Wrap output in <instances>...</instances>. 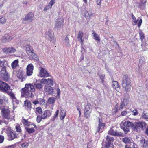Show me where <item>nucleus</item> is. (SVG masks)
Here are the masks:
<instances>
[{
	"mask_svg": "<svg viewBox=\"0 0 148 148\" xmlns=\"http://www.w3.org/2000/svg\"><path fill=\"white\" fill-rule=\"evenodd\" d=\"M146 2V0H141V5H145V3Z\"/></svg>",
	"mask_w": 148,
	"mask_h": 148,
	"instance_id": "nucleus-62",
	"label": "nucleus"
},
{
	"mask_svg": "<svg viewBox=\"0 0 148 148\" xmlns=\"http://www.w3.org/2000/svg\"><path fill=\"white\" fill-rule=\"evenodd\" d=\"M56 99L54 97H52L49 98L48 100V102L49 104H53L56 101Z\"/></svg>",
	"mask_w": 148,
	"mask_h": 148,
	"instance_id": "nucleus-39",
	"label": "nucleus"
},
{
	"mask_svg": "<svg viewBox=\"0 0 148 148\" xmlns=\"http://www.w3.org/2000/svg\"><path fill=\"white\" fill-rule=\"evenodd\" d=\"M132 17L133 20L134 24V25L138 24V27H140L142 23V20L141 18H138L137 20L135 16L133 15H132Z\"/></svg>",
	"mask_w": 148,
	"mask_h": 148,
	"instance_id": "nucleus-21",
	"label": "nucleus"
},
{
	"mask_svg": "<svg viewBox=\"0 0 148 148\" xmlns=\"http://www.w3.org/2000/svg\"><path fill=\"white\" fill-rule=\"evenodd\" d=\"M56 90L57 93V96L60 97V89L59 88H58L56 89Z\"/></svg>",
	"mask_w": 148,
	"mask_h": 148,
	"instance_id": "nucleus-58",
	"label": "nucleus"
},
{
	"mask_svg": "<svg viewBox=\"0 0 148 148\" xmlns=\"http://www.w3.org/2000/svg\"><path fill=\"white\" fill-rule=\"evenodd\" d=\"M34 105H36L37 104H40V105H45V100L43 99H38L32 102Z\"/></svg>",
	"mask_w": 148,
	"mask_h": 148,
	"instance_id": "nucleus-25",
	"label": "nucleus"
},
{
	"mask_svg": "<svg viewBox=\"0 0 148 148\" xmlns=\"http://www.w3.org/2000/svg\"><path fill=\"white\" fill-rule=\"evenodd\" d=\"M122 87L127 92L130 91L131 88L130 80L126 76H123L122 82Z\"/></svg>",
	"mask_w": 148,
	"mask_h": 148,
	"instance_id": "nucleus-2",
	"label": "nucleus"
},
{
	"mask_svg": "<svg viewBox=\"0 0 148 148\" xmlns=\"http://www.w3.org/2000/svg\"><path fill=\"white\" fill-rule=\"evenodd\" d=\"M29 145V144L28 143L25 142L21 144V147L23 148H27Z\"/></svg>",
	"mask_w": 148,
	"mask_h": 148,
	"instance_id": "nucleus-49",
	"label": "nucleus"
},
{
	"mask_svg": "<svg viewBox=\"0 0 148 148\" xmlns=\"http://www.w3.org/2000/svg\"><path fill=\"white\" fill-rule=\"evenodd\" d=\"M14 38L13 35L10 34L6 33L5 34L1 40V41L3 43H6L11 41Z\"/></svg>",
	"mask_w": 148,
	"mask_h": 148,
	"instance_id": "nucleus-9",
	"label": "nucleus"
},
{
	"mask_svg": "<svg viewBox=\"0 0 148 148\" xmlns=\"http://www.w3.org/2000/svg\"><path fill=\"white\" fill-rule=\"evenodd\" d=\"M145 61V58L143 56H140L139 58V63L138 64V66L140 67L142 66Z\"/></svg>",
	"mask_w": 148,
	"mask_h": 148,
	"instance_id": "nucleus-37",
	"label": "nucleus"
},
{
	"mask_svg": "<svg viewBox=\"0 0 148 148\" xmlns=\"http://www.w3.org/2000/svg\"><path fill=\"white\" fill-rule=\"evenodd\" d=\"M98 120L99 124H98V127L97 129V132H101L102 130L104 127L105 126V124L104 123H103V121L101 117H98Z\"/></svg>",
	"mask_w": 148,
	"mask_h": 148,
	"instance_id": "nucleus-13",
	"label": "nucleus"
},
{
	"mask_svg": "<svg viewBox=\"0 0 148 148\" xmlns=\"http://www.w3.org/2000/svg\"><path fill=\"white\" fill-rule=\"evenodd\" d=\"M16 145L15 144H14L12 145H11L10 146H8V148H15L16 147Z\"/></svg>",
	"mask_w": 148,
	"mask_h": 148,
	"instance_id": "nucleus-63",
	"label": "nucleus"
},
{
	"mask_svg": "<svg viewBox=\"0 0 148 148\" xmlns=\"http://www.w3.org/2000/svg\"><path fill=\"white\" fill-rule=\"evenodd\" d=\"M92 34L93 36V38L95 40L99 41H100V37L95 32H93Z\"/></svg>",
	"mask_w": 148,
	"mask_h": 148,
	"instance_id": "nucleus-36",
	"label": "nucleus"
},
{
	"mask_svg": "<svg viewBox=\"0 0 148 148\" xmlns=\"http://www.w3.org/2000/svg\"><path fill=\"white\" fill-rule=\"evenodd\" d=\"M122 129L125 134H127L130 131L129 127H127L124 126H123V127H122Z\"/></svg>",
	"mask_w": 148,
	"mask_h": 148,
	"instance_id": "nucleus-44",
	"label": "nucleus"
},
{
	"mask_svg": "<svg viewBox=\"0 0 148 148\" xmlns=\"http://www.w3.org/2000/svg\"><path fill=\"white\" fill-rule=\"evenodd\" d=\"M129 99L128 98L125 97L123 99H121L120 105L119 108V110H121L124 107L127 106L129 101Z\"/></svg>",
	"mask_w": 148,
	"mask_h": 148,
	"instance_id": "nucleus-17",
	"label": "nucleus"
},
{
	"mask_svg": "<svg viewBox=\"0 0 148 148\" xmlns=\"http://www.w3.org/2000/svg\"><path fill=\"white\" fill-rule=\"evenodd\" d=\"M25 50L27 53L29 57L36 56L33 52L32 48L29 45L27 44L26 45Z\"/></svg>",
	"mask_w": 148,
	"mask_h": 148,
	"instance_id": "nucleus-14",
	"label": "nucleus"
},
{
	"mask_svg": "<svg viewBox=\"0 0 148 148\" xmlns=\"http://www.w3.org/2000/svg\"><path fill=\"white\" fill-rule=\"evenodd\" d=\"M12 103L14 109L16 108L19 105L18 101L16 99L12 100Z\"/></svg>",
	"mask_w": 148,
	"mask_h": 148,
	"instance_id": "nucleus-35",
	"label": "nucleus"
},
{
	"mask_svg": "<svg viewBox=\"0 0 148 148\" xmlns=\"http://www.w3.org/2000/svg\"><path fill=\"white\" fill-rule=\"evenodd\" d=\"M64 19L62 17L57 18L55 22L54 28L58 30H59L64 26Z\"/></svg>",
	"mask_w": 148,
	"mask_h": 148,
	"instance_id": "nucleus-4",
	"label": "nucleus"
},
{
	"mask_svg": "<svg viewBox=\"0 0 148 148\" xmlns=\"http://www.w3.org/2000/svg\"><path fill=\"white\" fill-rule=\"evenodd\" d=\"M100 78L101 80L102 83L103 84H104L105 75L103 74L100 75H99Z\"/></svg>",
	"mask_w": 148,
	"mask_h": 148,
	"instance_id": "nucleus-52",
	"label": "nucleus"
},
{
	"mask_svg": "<svg viewBox=\"0 0 148 148\" xmlns=\"http://www.w3.org/2000/svg\"><path fill=\"white\" fill-rule=\"evenodd\" d=\"M112 86L113 87L115 88L117 91L120 92L119 86L117 82L116 81L113 82H112Z\"/></svg>",
	"mask_w": 148,
	"mask_h": 148,
	"instance_id": "nucleus-29",
	"label": "nucleus"
},
{
	"mask_svg": "<svg viewBox=\"0 0 148 148\" xmlns=\"http://www.w3.org/2000/svg\"><path fill=\"white\" fill-rule=\"evenodd\" d=\"M134 123H132L129 121H126L125 122L123 123V125L124 126L127 127H132L134 129Z\"/></svg>",
	"mask_w": 148,
	"mask_h": 148,
	"instance_id": "nucleus-28",
	"label": "nucleus"
},
{
	"mask_svg": "<svg viewBox=\"0 0 148 148\" xmlns=\"http://www.w3.org/2000/svg\"><path fill=\"white\" fill-rule=\"evenodd\" d=\"M55 2L56 0H51L49 3L48 5H49L52 8V6L55 3Z\"/></svg>",
	"mask_w": 148,
	"mask_h": 148,
	"instance_id": "nucleus-53",
	"label": "nucleus"
},
{
	"mask_svg": "<svg viewBox=\"0 0 148 148\" xmlns=\"http://www.w3.org/2000/svg\"><path fill=\"white\" fill-rule=\"evenodd\" d=\"M8 95L10 96L11 98L12 99V100L14 99H16V98L15 97V95L14 93L12 92V90L11 89L10 90L7 92V93Z\"/></svg>",
	"mask_w": 148,
	"mask_h": 148,
	"instance_id": "nucleus-32",
	"label": "nucleus"
},
{
	"mask_svg": "<svg viewBox=\"0 0 148 148\" xmlns=\"http://www.w3.org/2000/svg\"><path fill=\"white\" fill-rule=\"evenodd\" d=\"M92 106L89 103H88L85 106L84 110V116L86 118H88L89 116L92 111Z\"/></svg>",
	"mask_w": 148,
	"mask_h": 148,
	"instance_id": "nucleus-12",
	"label": "nucleus"
},
{
	"mask_svg": "<svg viewBox=\"0 0 148 148\" xmlns=\"http://www.w3.org/2000/svg\"><path fill=\"white\" fill-rule=\"evenodd\" d=\"M6 130V133L7 134L11 132L12 131L11 130V129L10 127H7L5 129Z\"/></svg>",
	"mask_w": 148,
	"mask_h": 148,
	"instance_id": "nucleus-54",
	"label": "nucleus"
},
{
	"mask_svg": "<svg viewBox=\"0 0 148 148\" xmlns=\"http://www.w3.org/2000/svg\"><path fill=\"white\" fill-rule=\"evenodd\" d=\"M139 36L141 40H143L144 38V34L142 32H139Z\"/></svg>",
	"mask_w": 148,
	"mask_h": 148,
	"instance_id": "nucleus-55",
	"label": "nucleus"
},
{
	"mask_svg": "<svg viewBox=\"0 0 148 148\" xmlns=\"http://www.w3.org/2000/svg\"><path fill=\"white\" fill-rule=\"evenodd\" d=\"M41 83L47 84L50 86H53L54 84V79L52 77L50 78L42 79L40 81Z\"/></svg>",
	"mask_w": 148,
	"mask_h": 148,
	"instance_id": "nucleus-16",
	"label": "nucleus"
},
{
	"mask_svg": "<svg viewBox=\"0 0 148 148\" xmlns=\"http://www.w3.org/2000/svg\"><path fill=\"white\" fill-rule=\"evenodd\" d=\"M22 122L24 124L27 126H29L31 124L30 122H28L27 120L23 119L22 120Z\"/></svg>",
	"mask_w": 148,
	"mask_h": 148,
	"instance_id": "nucleus-43",
	"label": "nucleus"
},
{
	"mask_svg": "<svg viewBox=\"0 0 148 148\" xmlns=\"http://www.w3.org/2000/svg\"><path fill=\"white\" fill-rule=\"evenodd\" d=\"M141 117L143 119H148V113L145 111H144L142 113Z\"/></svg>",
	"mask_w": 148,
	"mask_h": 148,
	"instance_id": "nucleus-40",
	"label": "nucleus"
},
{
	"mask_svg": "<svg viewBox=\"0 0 148 148\" xmlns=\"http://www.w3.org/2000/svg\"><path fill=\"white\" fill-rule=\"evenodd\" d=\"M42 119V115L41 116L40 115H37L36 121L38 123H40Z\"/></svg>",
	"mask_w": 148,
	"mask_h": 148,
	"instance_id": "nucleus-51",
	"label": "nucleus"
},
{
	"mask_svg": "<svg viewBox=\"0 0 148 148\" xmlns=\"http://www.w3.org/2000/svg\"><path fill=\"white\" fill-rule=\"evenodd\" d=\"M34 85L36 89L41 90L43 88V86L41 83H34Z\"/></svg>",
	"mask_w": 148,
	"mask_h": 148,
	"instance_id": "nucleus-38",
	"label": "nucleus"
},
{
	"mask_svg": "<svg viewBox=\"0 0 148 148\" xmlns=\"http://www.w3.org/2000/svg\"><path fill=\"white\" fill-rule=\"evenodd\" d=\"M1 111L2 115L4 119L9 120V121H11L12 118L10 115V110L5 108H3L1 107Z\"/></svg>",
	"mask_w": 148,
	"mask_h": 148,
	"instance_id": "nucleus-3",
	"label": "nucleus"
},
{
	"mask_svg": "<svg viewBox=\"0 0 148 148\" xmlns=\"http://www.w3.org/2000/svg\"><path fill=\"white\" fill-rule=\"evenodd\" d=\"M26 74L27 76H30L33 73L34 66L32 64H30L27 65V68Z\"/></svg>",
	"mask_w": 148,
	"mask_h": 148,
	"instance_id": "nucleus-19",
	"label": "nucleus"
},
{
	"mask_svg": "<svg viewBox=\"0 0 148 148\" xmlns=\"http://www.w3.org/2000/svg\"><path fill=\"white\" fill-rule=\"evenodd\" d=\"M66 110H62L60 112V119L61 120H63L66 116Z\"/></svg>",
	"mask_w": 148,
	"mask_h": 148,
	"instance_id": "nucleus-30",
	"label": "nucleus"
},
{
	"mask_svg": "<svg viewBox=\"0 0 148 148\" xmlns=\"http://www.w3.org/2000/svg\"><path fill=\"white\" fill-rule=\"evenodd\" d=\"M26 131L29 133H31L34 132V130L33 128H26Z\"/></svg>",
	"mask_w": 148,
	"mask_h": 148,
	"instance_id": "nucleus-48",
	"label": "nucleus"
},
{
	"mask_svg": "<svg viewBox=\"0 0 148 148\" xmlns=\"http://www.w3.org/2000/svg\"><path fill=\"white\" fill-rule=\"evenodd\" d=\"M24 106L27 110L30 111L31 108V104L30 102L28 100H26L24 102Z\"/></svg>",
	"mask_w": 148,
	"mask_h": 148,
	"instance_id": "nucleus-27",
	"label": "nucleus"
},
{
	"mask_svg": "<svg viewBox=\"0 0 148 148\" xmlns=\"http://www.w3.org/2000/svg\"><path fill=\"white\" fill-rule=\"evenodd\" d=\"M114 127H112L108 132V133L113 136H122V133L118 132L116 130H114Z\"/></svg>",
	"mask_w": 148,
	"mask_h": 148,
	"instance_id": "nucleus-20",
	"label": "nucleus"
},
{
	"mask_svg": "<svg viewBox=\"0 0 148 148\" xmlns=\"http://www.w3.org/2000/svg\"><path fill=\"white\" fill-rule=\"evenodd\" d=\"M132 112L133 113V115L136 116L137 115L138 113V111L136 109H134L132 111Z\"/></svg>",
	"mask_w": 148,
	"mask_h": 148,
	"instance_id": "nucleus-56",
	"label": "nucleus"
},
{
	"mask_svg": "<svg viewBox=\"0 0 148 148\" xmlns=\"http://www.w3.org/2000/svg\"><path fill=\"white\" fill-rule=\"evenodd\" d=\"M33 17L34 14L33 13L30 12L23 19L22 21L24 23H30L32 21Z\"/></svg>",
	"mask_w": 148,
	"mask_h": 148,
	"instance_id": "nucleus-11",
	"label": "nucleus"
},
{
	"mask_svg": "<svg viewBox=\"0 0 148 148\" xmlns=\"http://www.w3.org/2000/svg\"><path fill=\"white\" fill-rule=\"evenodd\" d=\"M16 131L20 133L21 132V130L19 125H17L16 126Z\"/></svg>",
	"mask_w": 148,
	"mask_h": 148,
	"instance_id": "nucleus-50",
	"label": "nucleus"
},
{
	"mask_svg": "<svg viewBox=\"0 0 148 148\" xmlns=\"http://www.w3.org/2000/svg\"><path fill=\"white\" fill-rule=\"evenodd\" d=\"M18 60H14L11 64V66L13 68H16L18 64Z\"/></svg>",
	"mask_w": 148,
	"mask_h": 148,
	"instance_id": "nucleus-41",
	"label": "nucleus"
},
{
	"mask_svg": "<svg viewBox=\"0 0 148 148\" xmlns=\"http://www.w3.org/2000/svg\"><path fill=\"white\" fill-rule=\"evenodd\" d=\"M101 0H97V5H100L101 4Z\"/></svg>",
	"mask_w": 148,
	"mask_h": 148,
	"instance_id": "nucleus-64",
	"label": "nucleus"
},
{
	"mask_svg": "<svg viewBox=\"0 0 148 148\" xmlns=\"http://www.w3.org/2000/svg\"><path fill=\"white\" fill-rule=\"evenodd\" d=\"M146 123L144 122H138L134 123V130L138 131L140 129L143 130L145 127Z\"/></svg>",
	"mask_w": 148,
	"mask_h": 148,
	"instance_id": "nucleus-6",
	"label": "nucleus"
},
{
	"mask_svg": "<svg viewBox=\"0 0 148 148\" xmlns=\"http://www.w3.org/2000/svg\"><path fill=\"white\" fill-rule=\"evenodd\" d=\"M92 15V14L91 13L87 12L86 13L85 16L86 17H90Z\"/></svg>",
	"mask_w": 148,
	"mask_h": 148,
	"instance_id": "nucleus-57",
	"label": "nucleus"
},
{
	"mask_svg": "<svg viewBox=\"0 0 148 148\" xmlns=\"http://www.w3.org/2000/svg\"><path fill=\"white\" fill-rule=\"evenodd\" d=\"M45 36L46 38H48L50 41L52 42H54L55 40L53 32L51 29H49L48 31H47L45 33Z\"/></svg>",
	"mask_w": 148,
	"mask_h": 148,
	"instance_id": "nucleus-10",
	"label": "nucleus"
},
{
	"mask_svg": "<svg viewBox=\"0 0 148 148\" xmlns=\"http://www.w3.org/2000/svg\"><path fill=\"white\" fill-rule=\"evenodd\" d=\"M36 113H38L40 114L42 113V110L41 108L40 107H38L36 108Z\"/></svg>",
	"mask_w": 148,
	"mask_h": 148,
	"instance_id": "nucleus-46",
	"label": "nucleus"
},
{
	"mask_svg": "<svg viewBox=\"0 0 148 148\" xmlns=\"http://www.w3.org/2000/svg\"><path fill=\"white\" fill-rule=\"evenodd\" d=\"M123 141L125 143H129L130 141V138L127 137L124 138L123 139Z\"/></svg>",
	"mask_w": 148,
	"mask_h": 148,
	"instance_id": "nucleus-45",
	"label": "nucleus"
},
{
	"mask_svg": "<svg viewBox=\"0 0 148 148\" xmlns=\"http://www.w3.org/2000/svg\"><path fill=\"white\" fill-rule=\"evenodd\" d=\"M7 135L8 137V139L9 140H12L17 138V135L16 133L13 131L8 134Z\"/></svg>",
	"mask_w": 148,
	"mask_h": 148,
	"instance_id": "nucleus-26",
	"label": "nucleus"
},
{
	"mask_svg": "<svg viewBox=\"0 0 148 148\" xmlns=\"http://www.w3.org/2000/svg\"><path fill=\"white\" fill-rule=\"evenodd\" d=\"M10 86L6 83L0 80V90L6 93L10 90Z\"/></svg>",
	"mask_w": 148,
	"mask_h": 148,
	"instance_id": "nucleus-5",
	"label": "nucleus"
},
{
	"mask_svg": "<svg viewBox=\"0 0 148 148\" xmlns=\"http://www.w3.org/2000/svg\"><path fill=\"white\" fill-rule=\"evenodd\" d=\"M38 76L41 78H45L50 77L48 72L45 68L40 67Z\"/></svg>",
	"mask_w": 148,
	"mask_h": 148,
	"instance_id": "nucleus-8",
	"label": "nucleus"
},
{
	"mask_svg": "<svg viewBox=\"0 0 148 148\" xmlns=\"http://www.w3.org/2000/svg\"><path fill=\"white\" fill-rule=\"evenodd\" d=\"M35 91V88L32 84H26L25 85V87L22 89L21 96L27 98L30 97H32L34 95L32 92H34Z\"/></svg>",
	"mask_w": 148,
	"mask_h": 148,
	"instance_id": "nucleus-1",
	"label": "nucleus"
},
{
	"mask_svg": "<svg viewBox=\"0 0 148 148\" xmlns=\"http://www.w3.org/2000/svg\"><path fill=\"white\" fill-rule=\"evenodd\" d=\"M6 20L5 18L4 17H0V22L3 24L5 23Z\"/></svg>",
	"mask_w": 148,
	"mask_h": 148,
	"instance_id": "nucleus-47",
	"label": "nucleus"
},
{
	"mask_svg": "<svg viewBox=\"0 0 148 148\" xmlns=\"http://www.w3.org/2000/svg\"><path fill=\"white\" fill-rule=\"evenodd\" d=\"M51 115V112L49 110H46L43 112L42 117L43 119H46L47 117H49Z\"/></svg>",
	"mask_w": 148,
	"mask_h": 148,
	"instance_id": "nucleus-24",
	"label": "nucleus"
},
{
	"mask_svg": "<svg viewBox=\"0 0 148 148\" xmlns=\"http://www.w3.org/2000/svg\"><path fill=\"white\" fill-rule=\"evenodd\" d=\"M114 140V138L113 137H108V136H107V138L106 139V141L108 142V145H106V147H108V146L110 145H111L110 144V143L112 142H113Z\"/></svg>",
	"mask_w": 148,
	"mask_h": 148,
	"instance_id": "nucleus-31",
	"label": "nucleus"
},
{
	"mask_svg": "<svg viewBox=\"0 0 148 148\" xmlns=\"http://www.w3.org/2000/svg\"><path fill=\"white\" fill-rule=\"evenodd\" d=\"M64 43L68 47L70 46V44L69 43V40L67 36H66L64 39Z\"/></svg>",
	"mask_w": 148,
	"mask_h": 148,
	"instance_id": "nucleus-42",
	"label": "nucleus"
},
{
	"mask_svg": "<svg viewBox=\"0 0 148 148\" xmlns=\"http://www.w3.org/2000/svg\"><path fill=\"white\" fill-rule=\"evenodd\" d=\"M8 65L7 62L5 61H0V66L2 68H6Z\"/></svg>",
	"mask_w": 148,
	"mask_h": 148,
	"instance_id": "nucleus-34",
	"label": "nucleus"
},
{
	"mask_svg": "<svg viewBox=\"0 0 148 148\" xmlns=\"http://www.w3.org/2000/svg\"><path fill=\"white\" fill-rule=\"evenodd\" d=\"M4 137L2 135L0 136V143H2L4 141Z\"/></svg>",
	"mask_w": 148,
	"mask_h": 148,
	"instance_id": "nucleus-60",
	"label": "nucleus"
},
{
	"mask_svg": "<svg viewBox=\"0 0 148 148\" xmlns=\"http://www.w3.org/2000/svg\"><path fill=\"white\" fill-rule=\"evenodd\" d=\"M140 143L143 144V148H148V145L144 139L142 138L140 140Z\"/></svg>",
	"mask_w": 148,
	"mask_h": 148,
	"instance_id": "nucleus-33",
	"label": "nucleus"
},
{
	"mask_svg": "<svg viewBox=\"0 0 148 148\" xmlns=\"http://www.w3.org/2000/svg\"><path fill=\"white\" fill-rule=\"evenodd\" d=\"M49 5H48L46 6L44 9V11H47V10H49V9L51 8Z\"/></svg>",
	"mask_w": 148,
	"mask_h": 148,
	"instance_id": "nucleus-59",
	"label": "nucleus"
},
{
	"mask_svg": "<svg viewBox=\"0 0 148 148\" xmlns=\"http://www.w3.org/2000/svg\"><path fill=\"white\" fill-rule=\"evenodd\" d=\"M16 76L21 82L25 80L26 78V76L24 75V73L22 69H20L17 71Z\"/></svg>",
	"mask_w": 148,
	"mask_h": 148,
	"instance_id": "nucleus-15",
	"label": "nucleus"
},
{
	"mask_svg": "<svg viewBox=\"0 0 148 148\" xmlns=\"http://www.w3.org/2000/svg\"><path fill=\"white\" fill-rule=\"evenodd\" d=\"M84 33L82 31H79L77 34V39L78 41H80V42L81 45L83 44L84 42V38H83V37Z\"/></svg>",
	"mask_w": 148,
	"mask_h": 148,
	"instance_id": "nucleus-22",
	"label": "nucleus"
},
{
	"mask_svg": "<svg viewBox=\"0 0 148 148\" xmlns=\"http://www.w3.org/2000/svg\"><path fill=\"white\" fill-rule=\"evenodd\" d=\"M3 51L6 54H10L15 53L16 49L13 47H5L3 49Z\"/></svg>",
	"mask_w": 148,
	"mask_h": 148,
	"instance_id": "nucleus-18",
	"label": "nucleus"
},
{
	"mask_svg": "<svg viewBox=\"0 0 148 148\" xmlns=\"http://www.w3.org/2000/svg\"><path fill=\"white\" fill-rule=\"evenodd\" d=\"M127 114V112L126 111L124 110L121 112V114L122 116H125Z\"/></svg>",
	"mask_w": 148,
	"mask_h": 148,
	"instance_id": "nucleus-61",
	"label": "nucleus"
},
{
	"mask_svg": "<svg viewBox=\"0 0 148 148\" xmlns=\"http://www.w3.org/2000/svg\"><path fill=\"white\" fill-rule=\"evenodd\" d=\"M0 76L5 81H7L8 80L10 76L6 71V68H1L0 71Z\"/></svg>",
	"mask_w": 148,
	"mask_h": 148,
	"instance_id": "nucleus-7",
	"label": "nucleus"
},
{
	"mask_svg": "<svg viewBox=\"0 0 148 148\" xmlns=\"http://www.w3.org/2000/svg\"><path fill=\"white\" fill-rule=\"evenodd\" d=\"M44 90L50 94H52L53 92L54 89L53 88L48 85H45L44 86Z\"/></svg>",
	"mask_w": 148,
	"mask_h": 148,
	"instance_id": "nucleus-23",
	"label": "nucleus"
}]
</instances>
